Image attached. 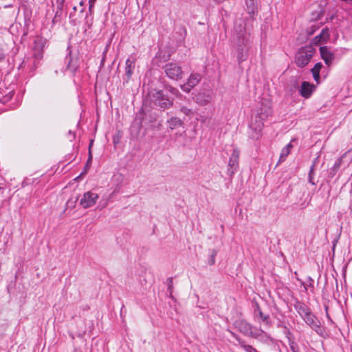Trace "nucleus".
Segmentation results:
<instances>
[{
	"instance_id": "nucleus-1",
	"label": "nucleus",
	"mask_w": 352,
	"mask_h": 352,
	"mask_svg": "<svg viewBox=\"0 0 352 352\" xmlns=\"http://www.w3.org/2000/svg\"><path fill=\"white\" fill-rule=\"evenodd\" d=\"M272 113L270 106L262 102L260 107L252 116L249 122L248 134L252 139L257 140L261 138L264 122Z\"/></svg>"
},
{
	"instance_id": "nucleus-2",
	"label": "nucleus",
	"mask_w": 352,
	"mask_h": 352,
	"mask_svg": "<svg viewBox=\"0 0 352 352\" xmlns=\"http://www.w3.org/2000/svg\"><path fill=\"white\" fill-rule=\"evenodd\" d=\"M315 53L316 50L312 45L300 47L295 57L296 65L300 68L305 67L310 62Z\"/></svg>"
},
{
	"instance_id": "nucleus-3",
	"label": "nucleus",
	"mask_w": 352,
	"mask_h": 352,
	"mask_svg": "<svg viewBox=\"0 0 352 352\" xmlns=\"http://www.w3.org/2000/svg\"><path fill=\"white\" fill-rule=\"evenodd\" d=\"M238 330L245 336L257 338L263 333L261 329H257L245 320H239L235 323Z\"/></svg>"
},
{
	"instance_id": "nucleus-4",
	"label": "nucleus",
	"mask_w": 352,
	"mask_h": 352,
	"mask_svg": "<svg viewBox=\"0 0 352 352\" xmlns=\"http://www.w3.org/2000/svg\"><path fill=\"white\" fill-rule=\"evenodd\" d=\"M163 69L166 76L173 80H178L182 78L183 71L178 63H168L163 67Z\"/></svg>"
},
{
	"instance_id": "nucleus-5",
	"label": "nucleus",
	"mask_w": 352,
	"mask_h": 352,
	"mask_svg": "<svg viewBox=\"0 0 352 352\" xmlns=\"http://www.w3.org/2000/svg\"><path fill=\"white\" fill-rule=\"evenodd\" d=\"M302 318L316 333L320 336L323 335L324 330L321 327V323L316 316L311 313V311L308 313Z\"/></svg>"
},
{
	"instance_id": "nucleus-6",
	"label": "nucleus",
	"mask_w": 352,
	"mask_h": 352,
	"mask_svg": "<svg viewBox=\"0 0 352 352\" xmlns=\"http://www.w3.org/2000/svg\"><path fill=\"white\" fill-rule=\"evenodd\" d=\"M98 198L99 196L97 193L91 191L86 192L80 200V205L83 208H91L96 204Z\"/></svg>"
},
{
	"instance_id": "nucleus-7",
	"label": "nucleus",
	"mask_w": 352,
	"mask_h": 352,
	"mask_svg": "<svg viewBox=\"0 0 352 352\" xmlns=\"http://www.w3.org/2000/svg\"><path fill=\"white\" fill-rule=\"evenodd\" d=\"M45 39L43 37L38 36L34 40V47H33V56L35 58V60H39L43 57V47L45 45Z\"/></svg>"
},
{
	"instance_id": "nucleus-8",
	"label": "nucleus",
	"mask_w": 352,
	"mask_h": 352,
	"mask_svg": "<svg viewBox=\"0 0 352 352\" xmlns=\"http://www.w3.org/2000/svg\"><path fill=\"white\" fill-rule=\"evenodd\" d=\"M201 79V76L199 74L192 73L190 75L187 80V82L184 85H181V89L186 92L189 93L192 89L199 84Z\"/></svg>"
},
{
	"instance_id": "nucleus-9",
	"label": "nucleus",
	"mask_w": 352,
	"mask_h": 352,
	"mask_svg": "<svg viewBox=\"0 0 352 352\" xmlns=\"http://www.w3.org/2000/svg\"><path fill=\"white\" fill-rule=\"evenodd\" d=\"M153 97L155 102H157L158 105L161 108L167 109L171 107L173 104V102L170 100L161 90L156 91L155 93H153Z\"/></svg>"
},
{
	"instance_id": "nucleus-10",
	"label": "nucleus",
	"mask_w": 352,
	"mask_h": 352,
	"mask_svg": "<svg viewBox=\"0 0 352 352\" xmlns=\"http://www.w3.org/2000/svg\"><path fill=\"white\" fill-rule=\"evenodd\" d=\"M240 151L234 148L228 162V172L230 175H234L239 168V159Z\"/></svg>"
},
{
	"instance_id": "nucleus-11",
	"label": "nucleus",
	"mask_w": 352,
	"mask_h": 352,
	"mask_svg": "<svg viewBox=\"0 0 352 352\" xmlns=\"http://www.w3.org/2000/svg\"><path fill=\"white\" fill-rule=\"evenodd\" d=\"M316 89V86L309 82L303 81L299 89L300 96L305 98H309Z\"/></svg>"
},
{
	"instance_id": "nucleus-12",
	"label": "nucleus",
	"mask_w": 352,
	"mask_h": 352,
	"mask_svg": "<svg viewBox=\"0 0 352 352\" xmlns=\"http://www.w3.org/2000/svg\"><path fill=\"white\" fill-rule=\"evenodd\" d=\"M135 60H136V58L133 56H131L126 60V63H125V78H124V80L126 82L130 80V78L133 74V70L135 68Z\"/></svg>"
},
{
	"instance_id": "nucleus-13",
	"label": "nucleus",
	"mask_w": 352,
	"mask_h": 352,
	"mask_svg": "<svg viewBox=\"0 0 352 352\" xmlns=\"http://www.w3.org/2000/svg\"><path fill=\"white\" fill-rule=\"evenodd\" d=\"M320 53L321 58L324 61L325 64L328 66L331 65L333 59L334 54L330 51L327 46H322L320 47Z\"/></svg>"
},
{
	"instance_id": "nucleus-14",
	"label": "nucleus",
	"mask_w": 352,
	"mask_h": 352,
	"mask_svg": "<svg viewBox=\"0 0 352 352\" xmlns=\"http://www.w3.org/2000/svg\"><path fill=\"white\" fill-rule=\"evenodd\" d=\"M329 30L327 28H324L322 30L320 34L315 36L313 39V43L315 45H319L322 43L327 42L329 39Z\"/></svg>"
},
{
	"instance_id": "nucleus-15",
	"label": "nucleus",
	"mask_w": 352,
	"mask_h": 352,
	"mask_svg": "<svg viewBox=\"0 0 352 352\" xmlns=\"http://www.w3.org/2000/svg\"><path fill=\"white\" fill-rule=\"evenodd\" d=\"M294 307L301 318L311 311L310 309L304 302H300L299 300L295 302Z\"/></svg>"
},
{
	"instance_id": "nucleus-16",
	"label": "nucleus",
	"mask_w": 352,
	"mask_h": 352,
	"mask_svg": "<svg viewBox=\"0 0 352 352\" xmlns=\"http://www.w3.org/2000/svg\"><path fill=\"white\" fill-rule=\"evenodd\" d=\"M212 97L208 93H200L195 97V101L200 105H206L212 101Z\"/></svg>"
},
{
	"instance_id": "nucleus-17",
	"label": "nucleus",
	"mask_w": 352,
	"mask_h": 352,
	"mask_svg": "<svg viewBox=\"0 0 352 352\" xmlns=\"http://www.w3.org/2000/svg\"><path fill=\"white\" fill-rule=\"evenodd\" d=\"M230 333L238 341L239 345L246 351V352H258V351L254 349L252 346L246 344L245 341L241 339L235 333L232 331H229Z\"/></svg>"
},
{
	"instance_id": "nucleus-18",
	"label": "nucleus",
	"mask_w": 352,
	"mask_h": 352,
	"mask_svg": "<svg viewBox=\"0 0 352 352\" xmlns=\"http://www.w3.org/2000/svg\"><path fill=\"white\" fill-rule=\"evenodd\" d=\"M293 141H294V139L292 140L289 144H287L284 148H283L280 155L279 162L285 161L286 157L290 153L291 150L293 148V145L292 144Z\"/></svg>"
},
{
	"instance_id": "nucleus-19",
	"label": "nucleus",
	"mask_w": 352,
	"mask_h": 352,
	"mask_svg": "<svg viewBox=\"0 0 352 352\" xmlns=\"http://www.w3.org/2000/svg\"><path fill=\"white\" fill-rule=\"evenodd\" d=\"M169 128L171 130H173L179 126H181L183 124L182 121L176 117L171 118L170 120H168Z\"/></svg>"
},
{
	"instance_id": "nucleus-20",
	"label": "nucleus",
	"mask_w": 352,
	"mask_h": 352,
	"mask_svg": "<svg viewBox=\"0 0 352 352\" xmlns=\"http://www.w3.org/2000/svg\"><path fill=\"white\" fill-rule=\"evenodd\" d=\"M256 311H257L258 316L261 318L263 322H265L266 324H269L270 323L269 315H265L262 312L258 305H256V309L255 310V312Z\"/></svg>"
},
{
	"instance_id": "nucleus-21",
	"label": "nucleus",
	"mask_w": 352,
	"mask_h": 352,
	"mask_svg": "<svg viewBox=\"0 0 352 352\" xmlns=\"http://www.w3.org/2000/svg\"><path fill=\"white\" fill-rule=\"evenodd\" d=\"M245 3L249 12L254 14L256 8L257 0H245Z\"/></svg>"
},
{
	"instance_id": "nucleus-22",
	"label": "nucleus",
	"mask_w": 352,
	"mask_h": 352,
	"mask_svg": "<svg viewBox=\"0 0 352 352\" xmlns=\"http://www.w3.org/2000/svg\"><path fill=\"white\" fill-rule=\"evenodd\" d=\"M180 111L189 118H192L194 116L193 110L184 106L180 107Z\"/></svg>"
},
{
	"instance_id": "nucleus-23",
	"label": "nucleus",
	"mask_w": 352,
	"mask_h": 352,
	"mask_svg": "<svg viewBox=\"0 0 352 352\" xmlns=\"http://www.w3.org/2000/svg\"><path fill=\"white\" fill-rule=\"evenodd\" d=\"M248 58L247 52H243V48L239 49L237 54V60L239 63L245 60Z\"/></svg>"
},
{
	"instance_id": "nucleus-24",
	"label": "nucleus",
	"mask_w": 352,
	"mask_h": 352,
	"mask_svg": "<svg viewBox=\"0 0 352 352\" xmlns=\"http://www.w3.org/2000/svg\"><path fill=\"white\" fill-rule=\"evenodd\" d=\"M314 166H315L314 164L311 166L309 173V176H308L309 182L310 184H311L312 185H316V182H314Z\"/></svg>"
},
{
	"instance_id": "nucleus-25",
	"label": "nucleus",
	"mask_w": 352,
	"mask_h": 352,
	"mask_svg": "<svg viewBox=\"0 0 352 352\" xmlns=\"http://www.w3.org/2000/svg\"><path fill=\"white\" fill-rule=\"evenodd\" d=\"M167 90L170 92L171 94L177 96H180L182 94L179 93V90L170 85L166 87Z\"/></svg>"
},
{
	"instance_id": "nucleus-26",
	"label": "nucleus",
	"mask_w": 352,
	"mask_h": 352,
	"mask_svg": "<svg viewBox=\"0 0 352 352\" xmlns=\"http://www.w3.org/2000/svg\"><path fill=\"white\" fill-rule=\"evenodd\" d=\"M289 346L292 352H300L299 347L295 342H290Z\"/></svg>"
},
{
	"instance_id": "nucleus-27",
	"label": "nucleus",
	"mask_w": 352,
	"mask_h": 352,
	"mask_svg": "<svg viewBox=\"0 0 352 352\" xmlns=\"http://www.w3.org/2000/svg\"><path fill=\"white\" fill-rule=\"evenodd\" d=\"M322 65L321 63H316L314 65V67L311 69V73H315V72L320 73V69H322Z\"/></svg>"
},
{
	"instance_id": "nucleus-28",
	"label": "nucleus",
	"mask_w": 352,
	"mask_h": 352,
	"mask_svg": "<svg viewBox=\"0 0 352 352\" xmlns=\"http://www.w3.org/2000/svg\"><path fill=\"white\" fill-rule=\"evenodd\" d=\"M342 158H343V156H342L341 157L338 158L337 160V161L335 162L334 165H333V169L334 170H338L340 166H341V163H342Z\"/></svg>"
},
{
	"instance_id": "nucleus-29",
	"label": "nucleus",
	"mask_w": 352,
	"mask_h": 352,
	"mask_svg": "<svg viewBox=\"0 0 352 352\" xmlns=\"http://www.w3.org/2000/svg\"><path fill=\"white\" fill-rule=\"evenodd\" d=\"M67 68L72 72H75L77 70L78 67L70 61L67 65Z\"/></svg>"
},
{
	"instance_id": "nucleus-30",
	"label": "nucleus",
	"mask_w": 352,
	"mask_h": 352,
	"mask_svg": "<svg viewBox=\"0 0 352 352\" xmlns=\"http://www.w3.org/2000/svg\"><path fill=\"white\" fill-rule=\"evenodd\" d=\"M216 254H217V252L215 251H214L213 254L210 256V258L209 261H208V263L210 265L214 264V263H215V256H216Z\"/></svg>"
},
{
	"instance_id": "nucleus-31",
	"label": "nucleus",
	"mask_w": 352,
	"mask_h": 352,
	"mask_svg": "<svg viewBox=\"0 0 352 352\" xmlns=\"http://www.w3.org/2000/svg\"><path fill=\"white\" fill-rule=\"evenodd\" d=\"M313 74V77H314V80L317 82V83H319L320 82V73H312Z\"/></svg>"
},
{
	"instance_id": "nucleus-32",
	"label": "nucleus",
	"mask_w": 352,
	"mask_h": 352,
	"mask_svg": "<svg viewBox=\"0 0 352 352\" xmlns=\"http://www.w3.org/2000/svg\"><path fill=\"white\" fill-rule=\"evenodd\" d=\"M96 0H89V9L91 11L95 5Z\"/></svg>"
},
{
	"instance_id": "nucleus-33",
	"label": "nucleus",
	"mask_w": 352,
	"mask_h": 352,
	"mask_svg": "<svg viewBox=\"0 0 352 352\" xmlns=\"http://www.w3.org/2000/svg\"><path fill=\"white\" fill-rule=\"evenodd\" d=\"M325 311H326V316H327V319H328L331 322H333V321H332V320H331V317H330V316H329V313H328V307H327V306H326V307H325Z\"/></svg>"
},
{
	"instance_id": "nucleus-34",
	"label": "nucleus",
	"mask_w": 352,
	"mask_h": 352,
	"mask_svg": "<svg viewBox=\"0 0 352 352\" xmlns=\"http://www.w3.org/2000/svg\"><path fill=\"white\" fill-rule=\"evenodd\" d=\"M77 201V199H76L74 201H72V200H69L67 203V204L68 206H74L76 202Z\"/></svg>"
},
{
	"instance_id": "nucleus-35",
	"label": "nucleus",
	"mask_w": 352,
	"mask_h": 352,
	"mask_svg": "<svg viewBox=\"0 0 352 352\" xmlns=\"http://www.w3.org/2000/svg\"><path fill=\"white\" fill-rule=\"evenodd\" d=\"M308 279L310 282L309 284L308 285V287L314 288V280L311 277H309Z\"/></svg>"
},
{
	"instance_id": "nucleus-36",
	"label": "nucleus",
	"mask_w": 352,
	"mask_h": 352,
	"mask_svg": "<svg viewBox=\"0 0 352 352\" xmlns=\"http://www.w3.org/2000/svg\"><path fill=\"white\" fill-rule=\"evenodd\" d=\"M90 160H91V158L89 157V159L88 160V162H87V164H86V166L85 167V171L83 173H82L80 174V175H82L83 173H85L86 171H87V169L89 168V162Z\"/></svg>"
},
{
	"instance_id": "nucleus-37",
	"label": "nucleus",
	"mask_w": 352,
	"mask_h": 352,
	"mask_svg": "<svg viewBox=\"0 0 352 352\" xmlns=\"http://www.w3.org/2000/svg\"><path fill=\"white\" fill-rule=\"evenodd\" d=\"M168 290H170V293L171 294L172 293V290H173V282H172L171 280H170V281H169Z\"/></svg>"
},
{
	"instance_id": "nucleus-38",
	"label": "nucleus",
	"mask_w": 352,
	"mask_h": 352,
	"mask_svg": "<svg viewBox=\"0 0 352 352\" xmlns=\"http://www.w3.org/2000/svg\"><path fill=\"white\" fill-rule=\"evenodd\" d=\"M100 203H102V201ZM101 204L102 208L106 207L108 204V200H106L103 204Z\"/></svg>"
},
{
	"instance_id": "nucleus-39",
	"label": "nucleus",
	"mask_w": 352,
	"mask_h": 352,
	"mask_svg": "<svg viewBox=\"0 0 352 352\" xmlns=\"http://www.w3.org/2000/svg\"><path fill=\"white\" fill-rule=\"evenodd\" d=\"M298 280L299 281H300L301 285H303V286H304V287H305V290H307V287L305 286V283H304V282H302V280H300V279H298Z\"/></svg>"
},
{
	"instance_id": "nucleus-40",
	"label": "nucleus",
	"mask_w": 352,
	"mask_h": 352,
	"mask_svg": "<svg viewBox=\"0 0 352 352\" xmlns=\"http://www.w3.org/2000/svg\"><path fill=\"white\" fill-rule=\"evenodd\" d=\"M115 195V191L112 192V193L109 195V198H111Z\"/></svg>"
},
{
	"instance_id": "nucleus-41",
	"label": "nucleus",
	"mask_w": 352,
	"mask_h": 352,
	"mask_svg": "<svg viewBox=\"0 0 352 352\" xmlns=\"http://www.w3.org/2000/svg\"><path fill=\"white\" fill-rule=\"evenodd\" d=\"M314 31H315V30H313L312 32H309V34H312Z\"/></svg>"
}]
</instances>
